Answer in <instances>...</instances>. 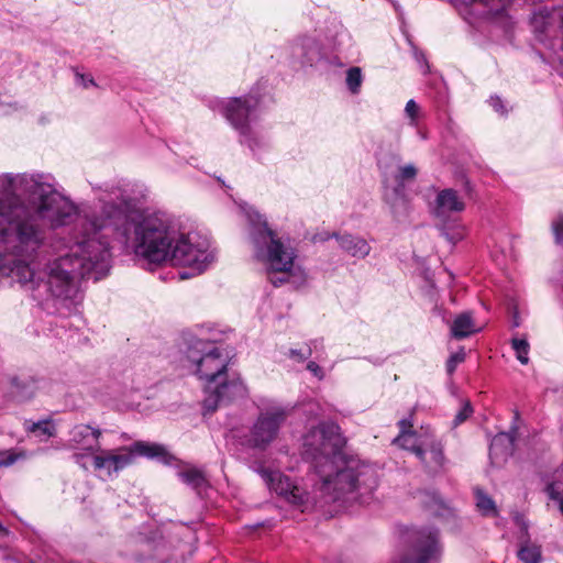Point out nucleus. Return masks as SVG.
Masks as SVG:
<instances>
[{"instance_id":"1","label":"nucleus","mask_w":563,"mask_h":563,"mask_svg":"<svg viewBox=\"0 0 563 563\" xmlns=\"http://www.w3.org/2000/svg\"><path fill=\"white\" fill-rule=\"evenodd\" d=\"M98 200V207L79 212L51 174H1L0 275L27 290L44 287L58 299H73L81 278L108 275L110 239L150 263L187 268L181 279L216 262L208 236L166 211L140 213L126 189L106 187Z\"/></svg>"},{"instance_id":"2","label":"nucleus","mask_w":563,"mask_h":563,"mask_svg":"<svg viewBox=\"0 0 563 563\" xmlns=\"http://www.w3.org/2000/svg\"><path fill=\"white\" fill-rule=\"evenodd\" d=\"M303 455L313 470L311 493L294 484L279 471H272L254 462L252 468L265 481L268 488L288 503L306 507L310 503H342L357 499V490L371 492L376 487L375 470L344 452L345 439L338 424L321 422L303 437Z\"/></svg>"},{"instance_id":"3","label":"nucleus","mask_w":563,"mask_h":563,"mask_svg":"<svg viewBox=\"0 0 563 563\" xmlns=\"http://www.w3.org/2000/svg\"><path fill=\"white\" fill-rule=\"evenodd\" d=\"M186 357L189 369L203 384L206 412H213L217 408L243 398L246 386L239 375L229 373V353L221 344L206 340L192 339L189 341Z\"/></svg>"},{"instance_id":"4","label":"nucleus","mask_w":563,"mask_h":563,"mask_svg":"<svg viewBox=\"0 0 563 563\" xmlns=\"http://www.w3.org/2000/svg\"><path fill=\"white\" fill-rule=\"evenodd\" d=\"M241 211L250 222V236L254 256L267 269L268 274H280V277L269 276L274 286L291 283L300 286L306 282L307 274L299 265L297 250L288 242L276 235L267 225L266 220L252 206H240Z\"/></svg>"},{"instance_id":"5","label":"nucleus","mask_w":563,"mask_h":563,"mask_svg":"<svg viewBox=\"0 0 563 563\" xmlns=\"http://www.w3.org/2000/svg\"><path fill=\"white\" fill-rule=\"evenodd\" d=\"M137 455L157 459L165 464H170L174 460L163 445L143 441L117 449H102L100 445L90 456L73 454V460L85 471H93L101 478H112L132 464Z\"/></svg>"},{"instance_id":"6","label":"nucleus","mask_w":563,"mask_h":563,"mask_svg":"<svg viewBox=\"0 0 563 563\" xmlns=\"http://www.w3.org/2000/svg\"><path fill=\"white\" fill-rule=\"evenodd\" d=\"M260 100L254 95L216 99L210 108L219 112L239 134V141L254 155L269 147V140L257 120Z\"/></svg>"},{"instance_id":"7","label":"nucleus","mask_w":563,"mask_h":563,"mask_svg":"<svg viewBox=\"0 0 563 563\" xmlns=\"http://www.w3.org/2000/svg\"><path fill=\"white\" fill-rule=\"evenodd\" d=\"M258 415L242 444L266 450L278 437L289 415V408L275 400H261Z\"/></svg>"},{"instance_id":"8","label":"nucleus","mask_w":563,"mask_h":563,"mask_svg":"<svg viewBox=\"0 0 563 563\" xmlns=\"http://www.w3.org/2000/svg\"><path fill=\"white\" fill-rule=\"evenodd\" d=\"M459 14L470 25L481 29L494 25L508 32L512 26L508 14L509 0H451Z\"/></svg>"},{"instance_id":"9","label":"nucleus","mask_w":563,"mask_h":563,"mask_svg":"<svg viewBox=\"0 0 563 563\" xmlns=\"http://www.w3.org/2000/svg\"><path fill=\"white\" fill-rule=\"evenodd\" d=\"M536 40L547 48L563 51V5L540 7L530 16Z\"/></svg>"},{"instance_id":"10","label":"nucleus","mask_w":563,"mask_h":563,"mask_svg":"<svg viewBox=\"0 0 563 563\" xmlns=\"http://www.w3.org/2000/svg\"><path fill=\"white\" fill-rule=\"evenodd\" d=\"M408 551L396 563H438L441 555L439 533L431 528L410 533Z\"/></svg>"},{"instance_id":"11","label":"nucleus","mask_w":563,"mask_h":563,"mask_svg":"<svg viewBox=\"0 0 563 563\" xmlns=\"http://www.w3.org/2000/svg\"><path fill=\"white\" fill-rule=\"evenodd\" d=\"M102 430L86 423L74 426L68 432L66 448L74 451L73 454L91 455L100 446Z\"/></svg>"},{"instance_id":"12","label":"nucleus","mask_w":563,"mask_h":563,"mask_svg":"<svg viewBox=\"0 0 563 563\" xmlns=\"http://www.w3.org/2000/svg\"><path fill=\"white\" fill-rule=\"evenodd\" d=\"M417 174L418 169L413 164L399 166L395 176L396 180L398 181V186L395 187L391 191H385L384 199L390 206V209L395 216H400L407 212L408 202L404 195L402 183L413 180Z\"/></svg>"},{"instance_id":"13","label":"nucleus","mask_w":563,"mask_h":563,"mask_svg":"<svg viewBox=\"0 0 563 563\" xmlns=\"http://www.w3.org/2000/svg\"><path fill=\"white\" fill-rule=\"evenodd\" d=\"M290 54L301 66H313L322 58L320 43L310 35L297 37L290 45Z\"/></svg>"},{"instance_id":"14","label":"nucleus","mask_w":563,"mask_h":563,"mask_svg":"<svg viewBox=\"0 0 563 563\" xmlns=\"http://www.w3.org/2000/svg\"><path fill=\"white\" fill-rule=\"evenodd\" d=\"M418 459L427 472L431 474L441 472L445 464L443 445L434 437H427L422 451H419Z\"/></svg>"},{"instance_id":"15","label":"nucleus","mask_w":563,"mask_h":563,"mask_svg":"<svg viewBox=\"0 0 563 563\" xmlns=\"http://www.w3.org/2000/svg\"><path fill=\"white\" fill-rule=\"evenodd\" d=\"M465 202L459 196L457 191L451 188L442 189L438 192L432 212L437 218L445 219L452 213L464 211Z\"/></svg>"},{"instance_id":"16","label":"nucleus","mask_w":563,"mask_h":563,"mask_svg":"<svg viewBox=\"0 0 563 563\" xmlns=\"http://www.w3.org/2000/svg\"><path fill=\"white\" fill-rule=\"evenodd\" d=\"M515 438L511 433L500 432L496 434L489 446V459L492 464L501 466L514 452Z\"/></svg>"},{"instance_id":"17","label":"nucleus","mask_w":563,"mask_h":563,"mask_svg":"<svg viewBox=\"0 0 563 563\" xmlns=\"http://www.w3.org/2000/svg\"><path fill=\"white\" fill-rule=\"evenodd\" d=\"M333 236L336 239L340 249L352 257L364 258L371 253V245L362 236L350 233L333 234Z\"/></svg>"},{"instance_id":"18","label":"nucleus","mask_w":563,"mask_h":563,"mask_svg":"<svg viewBox=\"0 0 563 563\" xmlns=\"http://www.w3.org/2000/svg\"><path fill=\"white\" fill-rule=\"evenodd\" d=\"M399 427L400 434L394 440V443L405 450L411 451L418 457L419 451H422L426 438L429 435L411 432L409 430L411 428V423L405 419L399 421Z\"/></svg>"},{"instance_id":"19","label":"nucleus","mask_w":563,"mask_h":563,"mask_svg":"<svg viewBox=\"0 0 563 563\" xmlns=\"http://www.w3.org/2000/svg\"><path fill=\"white\" fill-rule=\"evenodd\" d=\"M478 331L471 312H462L455 317L451 324V334L455 339H463Z\"/></svg>"},{"instance_id":"20","label":"nucleus","mask_w":563,"mask_h":563,"mask_svg":"<svg viewBox=\"0 0 563 563\" xmlns=\"http://www.w3.org/2000/svg\"><path fill=\"white\" fill-rule=\"evenodd\" d=\"M181 482L200 494L207 487V479L202 472L194 467H186L177 473Z\"/></svg>"},{"instance_id":"21","label":"nucleus","mask_w":563,"mask_h":563,"mask_svg":"<svg viewBox=\"0 0 563 563\" xmlns=\"http://www.w3.org/2000/svg\"><path fill=\"white\" fill-rule=\"evenodd\" d=\"M476 507L483 516L495 517L498 515L495 501L482 489H475Z\"/></svg>"},{"instance_id":"22","label":"nucleus","mask_w":563,"mask_h":563,"mask_svg":"<svg viewBox=\"0 0 563 563\" xmlns=\"http://www.w3.org/2000/svg\"><path fill=\"white\" fill-rule=\"evenodd\" d=\"M364 80L362 69L357 66L350 67L346 70L345 84L352 95H357Z\"/></svg>"},{"instance_id":"23","label":"nucleus","mask_w":563,"mask_h":563,"mask_svg":"<svg viewBox=\"0 0 563 563\" xmlns=\"http://www.w3.org/2000/svg\"><path fill=\"white\" fill-rule=\"evenodd\" d=\"M518 556L523 563H540V547L536 544L526 543L520 548Z\"/></svg>"},{"instance_id":"24","label":"nucleus","mask_w":563,"mask_h":563,"mask_svg":"<svg viewBox=\"0 0 563 563\" xmlns=\"http://www.w3.org/2000/svg\"><path fill=\"white\" fill-rule=\"evenodd\" d=\"M404 112L405 117L408 119V124L412 128H418L422 117L419 104L413 99H410L407 101Z\"/></svg>"},{"instance_id":"25","label":"nucleus","mask_w":563,"mask_h":563,"mask_svg":"<svg viewBox=\"0 0 563 563\" xmlns=\"http://www.w3.org/2000/svg\"><path fill=\"white\" fill-rule=\"evenodd\" d=\"M550 500L554 501L563 516V482H553L547 487Z\"/></svg>"},{"instance_id":"26","label":"nucleus","mask_w":563,"mask_h":563,"mask_svg":"<svg viewBox=\"0 0 563 563\" xmlns=\"http://www.w3.org/2000/svg\"><path fill=\"white\" fill-rule=\"evenodd\" d=\"M512 349L516 352L517 358L521 364H528L529 362V343L526 339L514 338L511 340Z\"/></svg>"},{"instance_id":"27","label":"nucleus","mask_w":563,"mask_h":563,"mask_svg":"<svg viewBox=\"0 0 563 563\" xmlns=\"http://www.w3.org/2000/svg\"><path fill=\"white\" fill-rule=\"evenodd\" d=\"M27 430L45 437H53L55 433V428L49 421L33 422L27 427Z\"/></svg>"},{"instance_id":"28","label":"nucleus","mask_w":563,"mask_h":563,"mask_svg":"<svg viewBox=\"0 0 563 563\" xmlns=\"http://www.w3.org/2000/svg\"><path fill=\"white\" fill-rule=\"evenodd\" d=\"M311 354L312 350L308 346L306 349H289L286 356L296 363H303Z\"/></svg>"},{"instance_id":"29","label":"nucleus","mask_w":563,"mask_h":563,"mask_svg":"<svg viewBox=\"0 0 563 563\" xmlns=\"http://www.w3.org/2000/svg\"><path fill=\"white\" fill-rule=\"evenodd\" d=\"M552 232L554 234L555 242L563 245V214H558L552 221Z\"/></svg>"},{"instance_id":"30","label":"nucleus","mask_w":563,"mask_h":563,"mask_svg":"<svg viewBox=\"0 0 563 563\" xmlns=\"http://www.w3.org/2000/svg\"><path fill=\"white\" fill-rule=\"evenodd\" d=\"M465 352L461 349L459 352L453 353L446 362V372L451 375L456 369L457 365L464 362Z\"/></svg>"},{"instance_id":"31","label":"nucleus","mask_w":563,"mask_h":563,"mask_svg":"<svg viewBox=\"0 0 563 563\" xmlns=\"http://www.w3.org/2000/svg\"><path fill=\"white\" fill-rule=\"evenodd\" d=\"M20 457V453L14 450L0 451V468L12 465Z\"/></svg>"},{"instance_id":"32","label":"nucleus","mask_w":563,"mask_h":563,"mask_svg":"<svg viewBox=\"0 0 563 563\" xmlns=\"http://www.w3.org/2000/svg\"><path fill=\"white\" fill-rule=\"evenodd\" d=\"M473 413V408L468 401L464 402L460 411L456 413L454 418V424L459 426L464 422L466 419L471 417Z\"/></svg>"},{"instance_id":"33","label":"nucleus","mask_w":563,"mask_h":563,"mask_svg":"<svg viewBox=\"0 0 563 563\" xmlns=\"http://www.w3.org/2000/svg\"><path fill=\"white\" fill-rule=\"evenodd\" d=\"M76 82L85 89L97 86L92 77L80 73H76Z\"/></svg>"},{"instance_id":"34","label":"nucleus","mask_w":563,"mask_h":563,"mask_svg":"<svg viewBox=\"0 0 563 563\" xmlns=\"http://www.w3.org/2000/svg\"><path fill=\"white\" fill-rule=\"evenodd\" d=\"M307 369L319 380H322L325 377L323 368L313 361L308 362Z\"/></svg>"},{"instance_id":"35","label":"nucleus","mask_w":563,"mask_h":563,"mask_svg":"<svg viewBox=\"0 0 563 563\" xmlns=\"http://www.w3.org/2000/svg\"><path fill=\"white\" fill-rule=\"evenodd\" d=\"M489 104L497 113L505 114L507 112L506 106L499 97H492Z\"/></svg>"},{"instance_id":"36","label":"nucleus","mask_w":563,"mask_h":563,"mask_svg":"<svg viewBox=\"0 0 563 563\" xmlns=\"http://www.w3.org/2000/svg\"><path fill=\"white\" fill-rule=\"evenodd\" d=\"M445 239L452 243H456L457 241L462 240L464 236V229L459 228L456 231H454L452 234L449 232L444 233Z\"/></svg>"},{"instance_id":"37","label":"nucleus","mask_w":563,"mask_h":563,"mask_svg":"<svg viewBox=\"0 0 563 563\" xmlns=\"http://www.w3.org/2000/svg\"><path fill=\"white\" fill-rule=\"evenodd\" d=\"M511 322H512V327H515V328L520 325V320H519L518 312L516 309L512 312V321Z\"/></svg>"},{"instance_id":"38","label":"nucleus","mask_w":563,"mask_h":563,"mask_svg":"<svg viewBox=\"0 0 563 563\" xmlns=\"http://www.w3.org/2000/svg\"><path fill=\"white\" fill-rule=\"evenodd\" d=\"M417 129V133L418 135L422 139V140H426L427 139V134L420 130V128H416Z\"/></svg>"},{"instance_id":"39","label":"nucleus","mask_w":563,"mask_h":563,"mask_svg":"<svg viewBox=\"0 0 563 563\" xmlns=\"http://www.w3.org/2000/svg\"><path fill=\"white\" fill-rule=\"evenodd\" d=\"M558 282H559L560 287H561V289L563 291V269L560 273V277H559Z\"/></svg>"},{"instance_id":"40","label":"nucleus","mask_w":563,"mask_h":563,"mask_svg":"<svg viewBox=\"0 0 563 563\" xmlns=\"http://www.w3.org/2000/svg\"><path fill=\"white\" fill-rule=\"evenodd\" d=\"M416 57H417L418 62H420V63L426 62L424 55H422V54H420V55L417 54Z\"/></svg>"}]
</instances>
